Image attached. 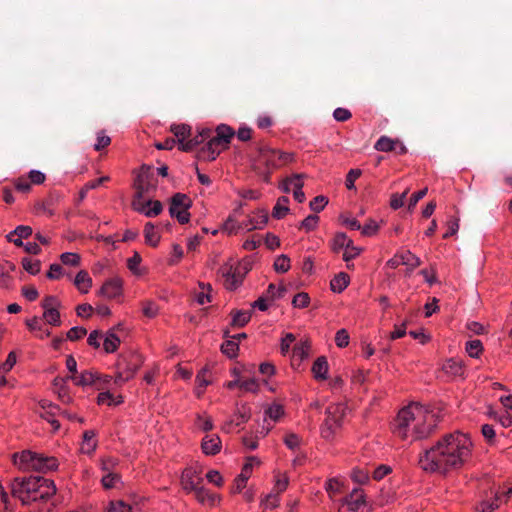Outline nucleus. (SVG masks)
I'll use <instances>...</instances> for the list:
<instances>
[{
  "label": "nucleus",
  "instance_id": "nucleus-1",
  "mask_svg": "<svg viewBox=\"0 0 512 512\" xmlns=\"http://www.w3.org/2000/svg\"><path fill=\"white\" fill-rule=\"evenodd\" d=\"M473 448L468 434L446 433L419 453L418 466L425 473L445 477L460 471L471 461Z\"/></svg>",
  "mask_w": 512,
  "mask_h": 512
},
{
  "label": "nucleus",
  "instance_id": "nucleus-2",
  "mask_svg": "<svg viewBox=\"0 0 512 512\" xmlns=\"http://www.w3.org/2000/svg\"><path fill=\"white\" fill-rule=\"evenodd\" d=\"M438 424L437 415L428 407L411 402L399 410L393 423V434L403 441H417L431 436Z\"/></svg>",
  "mask_w": 512,
  "mask_h": 512
},
{
  "label": "nucleus",
  "instance_id": "nucleus-3",
  "mask_svg": "<svg viewBox=\"0 0 512 512\" xmlns=\"http://www.w3.org/2000/svg\"><path fill=\"white\" fill-rule=\"evenodd\" d=\"M56 494L53 480L41 476L17 477L11 482V495L30 505L36 501H46Z\"/></svg>",
  "mask_w": 512,
  "mask_h": 512
},
{
  "label": "nucleus",
  "instance_id": "nucleus-4",
  "mask_svg": "<svg viewBox=\"0 0 512 512\" xmlns=\"http://www.w3.org/2000/svg\"><path fill=\"white\" fill-rule=\"evenodd\" d=\"M13 463L22 471H37L47 473L57 470L58 459L30 450H23L12 455Z\"/></svg>",
  "mask_w": 512,
  "mask_h": 512
},
{
  "label": "nucleus",
  "instance_id": "nucleus-5",
  "mask_svg": "<svg viewBox=\"0 0 512 512\" xmlns=\"http://www.w3.org/2000/svg\"><path fill=\"white\" fill-rule=\"evenodd\" d=\"M216 135L210 137L205 141L204 145L197 151L196 157L200 161H213L217 156L228 148L231 139L235 135V131L226 124L217 126Z\"/></svg>",
  "mask_w": 512,
  "mask_h": 512
},
{
  "label": "nucleus",
  "instance_id": "nucleus-6",
  "mask_svg": "<svg viewBox=\"0 0 512 512\" xmlns=\"http://www.w3.org/2000/svg\"><path fill=\"white\" fill-rule=\"evenodd\" d=\"M144 363L143 356L136 351L123 352L118 356L115 364V384H123L134 378Z\"/></svg>",
  "mask_w": 512,
  "mask_h": 512
},
{
  "label": "nucleus",
  "instance_id": "nucleus-7",
  "mask_svg": "<svg viewBox=\"0 0 512 512\" xmlns=\"http://www.w3.org/2000/svg\"><path fill=\"white\" fill-rule=\"evenodd\" d=\"M325 415L321 435L325 439H332L336 430L341 427L345 416V406L340 403H332L326 408Z\"/></svg>",
  "mask_w": 512,
  "mask_h": 512
},
{
  "label": "nucleus",
  "instance_id": "nucleus-8",
  "mask_svg": "<svg viewBox=\"0 0 512 512\" xmlns=\"http://www.w3.org/2000/svg\"><path fill=\"white\" fill-rule=\"evenodd\" d=\"M191 207V198L187 194L178 192L170 199L169 214L171 217H175L180 224H187L191 217L189 212Z\"/></svg>",
  "mask_w": 512,
  "mask_h": 512
},
{
  "label": "nucleus",
  "instance_id": "nucleus-9",
  "mask_svg": "<svg viewBox=\"0 0 512 512\" xmlns=\"http://www.w3.org/2000/svg\"><path fill=\"white\" fill-rule=\"evenodd\" d=\"M134 200L139 202L146 195L154 192L157 187V180L151 173V168L142 166L140 174L134 180Z\"/></svg>",
  "mask_w": 512,
  "mask_h": 512
},
{
  "label": "nucleus",
  "instance_id": "nucleus-10",
  "mask_svg": "<svg viewBox=\"0 0 512 512\" xmlns=\"http://www.w3.org/2000/svg\"><path fill=\"white\" fill-rule=\"evenodd\" d=\"M366 507L367 501L364 491L360 488H355L342 499L338 512H365Z\"/></svg>",
  "mask_w": 512,
  "mask_h": 512
},
{
  "label": "nucleus",
  "instance_id": "nucleus-11",
  "mask_svg": "<svg viewBox=\"0 0 512 512\" xmlns=\"http://www.w3.org/2000/svg\"><path fill=\"white\" fill-rule=\"evenodd\" d=\"M41 306L43 308V319L50 325L60 326L61 325V317L59 308L61 303L56 296H46L43 298L41 302Z\"/></svg>",
  "mask_w": 512,
  "mask_h": 512
},
{
  "label": "nucleus",
  "instance_id": "nucleus-12",
  "mask_svg": "<svg viewBox=\"0 0 512 512\" xmlns=\"http://www.w3.org/2000/svg\"><path fill=\"white\" fill-rule=\"evenodd\" d=\"M218 274L224 279V287L230 291L236 290L243 283L245 276V273H241L238 267L227 263L219 268Z\"/></svg>",
  "mask_w": 512,
  "mask_h": 512
},
{
  "label": "nucleus",
  "instance_id": "nucleus-13",
  "mask_svg": "<svg viewBox=\"0 0 512 512\" xmlns=\"http://www.w3.org/2000/svg\"><path fill=\"white\" fill-rule=\"evenodd\" d=\"M251 416V408L247 403L237 404L232 417L224 422L222 430L226 433H230L235 427L247 423Z\"/></svg>",
  "mask_w": 512,
  "mask_h": 512
},
{
  "label": "nucleus",
  "instance_id": "nucleus-14",
  "mask_svg": "<svg viewBox=\"0 0 512 512\" xmlns=\"http://www.w3.org/2000/svg\"><path fill=\"white\" fill-rule=\"evenodd\" d=\"M202 471L197 466L186 467L181 474L180 484L183 490L187 493H191L192 490L196 489L203 483Z\"/></svg>",
  "mask_w": 512,
  "mask_h": 512
},
{
  "label": "nucleus",
  "instance_id": "nucleus-15",
  "mask_svg": "<svg viewBox=\"0 0 512 512\" xmlns=\"http://www.w3.org/2000/svg\"><path fill=\"white\" fill-rule=\"evenodd\" d=\"M442 372L449 380L465 379L466 366L463 360L457 358H449L442 365Z\"/></svg>",
  "mask_w": 512,
  "mask_h": 512
},
{
  "label": "nucleus",
  "instance_id": "nucleus-16",
  "mask_svg": "<svg viewBox=\"0 0 512 512\" xmlns=\"http://www.w3.org/2000/svg\"><path fill=\"white\" fill-rule=\"evenodd\" d=\"M39 406L42 409V411L39 412L40 417L49 422L53 431L57 432L60 429V423L56 419V416L60 415V407L48 400H41Z\"/></svg>",
  "mask_w": 512,
  "mask_h": 512
},
{
  "label": "nucleus",
  "instance_id": "nucleus-17",
  "mask_svg": "<svg viewBox=\"0 0 512 512\" xmlns=\"http://www.w3.org/2000/svg\"><path fill=\"white\" fill-rule=\"evenodd\" d=\"M276 153H279V150L272 149L267 146L259 147L258 156L254 163V169H260V165H264L268 170L278 168V158L274 155Z\"/></svg>",
  "mask_w": 512,
  "mask_h": 512
},
{
  "label": "nucleus",
  "instance_id": "nucleus-18",
  "mask_svg": "<svg viewBox=\"0 0 512 512\" xmlns=\"http://www.w3.org/2000/svg\"><path fill=\"white\" fill-rule=\"evenodd\" d=\"M123 294V281L119 277L106 280L101 286L98 295L106 299H115Z\"/></svg>",
  "mask_w": 512,
  "mask_h": 512
},
{
  "label": "nucleus",
  "instance_id": "nucleus-19",
  "mask_svg": "<svg viewBox=\"0 0 512 512\" xmlns=\"http://www.w3.org/2000/svg\"><path fill=\"white\" fill-rule=\"evenodd\" d=\"M268 212L265 209H257L248 215L246 221H243L244 228L247 231L263 229L268 222Z\"/></svg>",
  "mask_w": 512,
  "mask_h": 512
},
{
  "label": "nucleus",
  "instance_id": "nucleus-20",
  "mask_svg": "<svg viewBox=\"0 0 512 512\" xmlns=\"http://www.w3.org/2000/svg\"><path fill=\"white\" fill-rule=\"evenodd\" d=\"M59 200L57 195L49 194L45 199L34 204V213L36 215H46L52 217L55 214V206Z\"/></svg>",
  "mask_w": 512,
  "mask_h": 512
},
{
  "label": "nucleus",
  "instance_id": "nucleus-21",
  "mask_svg": "<svg viewBox=\"0 0 512 512\" xmlns=\"http://www.w3.org/2000/svg\"><path fill=\"white\" fill-rule=\"evenodd\" d=\"M192 492H194L196 500L202 505L214 507L221 501L220 495L210 492L202 484L197 486V488L192 490Z\"/></svg>",
  "mask_w": 512,
  "mask_h": 512
},
{
  "label": "nucleus",
  "instance_id": "nucleus-22",
  "mask_svg": "<svg viewBox=\"0 0 512 512\" xmlns=\"http://www.w3.org/2000/svg\"><path fill=\"white\" fill-rule=\"evenodd\" d=\"M98 372L94 370H84L80 374L69 375L67 379H71L76 386L85 387L95 385L97 383Z\"/></svg>",
  "mask_w": 512,
  "mask_h": 512
},
{
  "label": "nucleus",
  "instance_id": "nucleus-23",
  "mask_svg": "<svg viewBox=\"0 0 512 512\" xmlns=\"http://www.w3.org/2000/svg\"><path fill=\"white\" fill-rule=\"evenodd\" d=\"M15 269V264L10 261L0 262V288L9 289L12 287L13 276L11 274Z\"/></svg>",
  "mask_w": 512,
  "mask_h": 512
},
{
  "label": "nucleus",
  "instance_id": "nucleus-24",
  "mask_svg": "<svg viewBox=\"0 0 512 512\" xmlns=\"http://www.w3.org/2000/svg\"><path fill=\"white\" fill-rule=\"evenodd\" d=\"M222 442L218 435H206L202 439L201 448L205 455H216L221 451Z\"/></svg>",
  "mask_w": 512,
  "mask_h": 512
},
{
  "label": "nucleus",
  "instance_id": "nucleus-25",
  "mask_svg": "<svg viewBox=\"0 0 512 512\" xmlns=\"http://www.w3.org/2000/svg\"><path fill=\"white\" fill-rule=\"evenodd\" d=\"M211 134V129L204 128L201 131H199L197 135H195L191 139H188V141L184 144V147H179V149L184 152H191L198 146L204 144Z\"/></svg>",
  "mask_w": 512,
  "mask_h": 512
},
{
  "label": "nucleus",
  "instance_id": "nucleus-26",
  "mask_svg": "<svg viewBox=\"0 0 512 512\" xmlns=\"http://www.w3.org/2000/svg\"><path fill=\"white\" fill-rule=\"evenodd\" d=\"M402 265L406 266L405 276L409 277L411 273L421 265V260L410 250L399 251Z\"/></svg>",
  "mask_w": 512,
  "mask_h": 512
},
{
  "label": "nucleus",
  "instance_id": "nucleus-27",
  "mask_svg": "<svg viewBox=\"0 0 512 512\" xmlns=\"http://www.w3.org/2000/svg\"><path fill=\"white\" fill-rule=\"evenodd\" d=\"M230 316V326L233 328H242L250 322L252 317V311L233 309L230 312Z\"/></svg>",
  "mask_w": 512,
  "mask_h": 512
},
{
  "label": "nucleus",
  "instance_id": "nucleus-28",
  "mask_svg": "<svg viewBox=\"0 0 512 512\" xmlns=\"http://www.w3.org/2000/svg\"><path fill=\"white\" fill-rule=\"evenodd\" d=\"M146 204L151 205V208L146 210L144 206L139 202H136L135 200L132 201L133 209L135 211L144 213V215L147 217L158 216L163 210L162 203L159 200H148Z\"/></svg>",
  "mask_w": 512,
  "mask_h": 512
},
{
  "label": "nucleus",
  "instance_id": "nucleus-29",
  "mask_svg": "<svg viewBox=\"0 0 512 512\" xmlns=\"http://www.w3.org/2000/svg\"><path fill=\"white\" fill-rule=\"evenodd\" d=\"M329 365L325 356L318 357L311 368L313 376L316 380H326L328 378Z\"/></svg>",
  "mask_w": 512,
  "mask_h": 512
},
{
  "label": "nucleus",
  "instance_id": "nucleus-30",
  "mask_svg": "<svg viewBox=\"0 0 512 512\" xmlns=\"http://www.w3.org/2000/svg\"><path fill=\"white\" fill-rule=\"evenodd\" d=\"M311 350V345L309 341H300L299 343L295 344L292 350V365H294V362H298V365L300 363L307 359L309 357V353Z\"/></svg>",
  "mask_w": 512,
  "mask_h": 512
},
{
  "label": "nucleus",
  "instance_id": "nucleus-31",
  "mask_svg": "<svg viewBox=\"0 0 512 512\" xmlns=\"http://www.w3.org/2000/svg\"><path fill=\"white\" fill-rule=\"evenodd\" d=\"M120 344H121V340L116 335L115 328L109 329L106 332L104 340H103V350L108 354L114 353L118 350Z\"/></svg>",
  "mask_w": 512,
  "mask_h": 512
},
{
  "label": "nucleus",
  "instance_id": "nucleus-32",
  "mask_svg": "<svg viewBox=\"0 0 512 512\" xmlns=\"http://www.w3.org/2000/svg\"><path fill=\"white\" fill-rule=\"evenodd\" d=\"M344 480L338 477L329 478L325 483V490L331 499H335L344 492Z\"/></svg>",
  "mask_w": 512,
  "mask_h": 512
},
{
  "label": "nucleus",
  "instance_id": "nucleus-33",
  "mask_svg": "<svg viewBox=\"0 0 512 512\" xmlns=\"http://www.w3.org/2000/svg\"><path fill=\"white\" fill-rule=\"evenodd\" d=\"M170 131L176 137L179 147H184V144L188 141L187 138L191 135V127L187 124L172 125Z\"/></svg>",
  "mask_w": 512,
  "mask_h": 512
},
{
  "label": "nucleus",
  "instance_id": "nucleus-34",
  "mask_svg": "<svg viewBox=\"0 0 512 512\" xmlns=\"http://www.w3.org/2000/svg\"><path fill=\"white\" fill-rule=\"evenodd\" d=\"M350 283V276L345 272L336 274L330 281V289L334 293H342Z\"/></svg>",
  "mask_w": 512,
  "mask_h": 512
},
{
  "label": "nucleus",
  "instance_id": "nucleus-35",
  "mask_svg": "<svg viewBox=\"0 0 512 512\" xmlns=\"http://www.w3.org/2000/svg\"><path fill=\"white\" fill-rule=\"evenodd\" d=\"M209 370L207 367L202 368L195 377V395L197 398H201L205 392L206 387L211 383L207 375Z\"/></svg>",
  "mask_w": 512,
  "mask_h": 512
},
{
  "label": "nucleus",
  "instance_id": "nucleus-36",
  "mask_svg": "<svg viewBox=\"0 0 512 512\" xmlns=\"http://www.w3.org/2000/svg\"><path fill=\"white\" fill-rule=\"evenodd\" d=\"M98 442L96 440L95 430H86L83 433V440L81 444V451L83 453H93L97 448Z\"/></svg>",
  "mask_w": 512,
  "mask_h": 512
},
{
  "label": "nucleus",
  "instance_id": "nucleus-37",
  "mask_svg": "<svg viewBox=\"0 0 512 512\" xmlns=\"http://www.w3.org/2000/svg\"><path fill=\"white\" fill-rule=\"evenodd\" d=\"M74 284L80 293L86 294L92 286V279L87 271L80 270L75 276Z\"/></svg>",
  "mask_w": 512,
  "mask_h": 512
},
{
  "label": "nucleus",
  "instance_id": "nucleus-38",
  "mask_svg": "<svg viewBox=\"0 0 512 512\" xmlns=\"http://www.w3.org/2000/svg\"><path fill=\"white\" fill-rule=\"evenodd\" d=\"M351 239L344 232H337L333 236L330 248L333 253H339L341 250L345 249L346 246L350 245Z\"/></svg>",
  "mask_w": 512,
  "mask_h": 512
},
{
  "label": "nucleus",
  "instance_id": "nucleus-39",
  "mask_svg": "<svg viewBox=\"0 0 512 512\" xmlns=\"http://www.w3.org/2000/svg\"><path fill=\"white\" fill-rule=\"evenodd\" d=\"M289 198L287 196H281L277 199L276 204L272 209V217L275 219L284 218L290 211L289 207Z\"/></svg>",
  "mask_w": 512,
  "mask_h": 512
},
{
  "label": "nucleus",
  "instance_id": "nucleus-40",
  "mask_svg": "<svg viewBox=\"0 0 512 512\" xmlns=\"http://www.w3.org/2000/svg\"><path fill=\"white\" fill-rule=\"evenodd\" d=\"M222 231L228 235H236L240 230H245L244 223L239 222L237 217L229 215L222 225Z\"/></svg>",
  "mask_w": 512,
  "mask_h": 512
},
{
  "label": "nucleus",
  "instance_id": "nucleus-41",
  "mask_svg": "<svg viewBox=\"0 0 512 512\" xmlns=\"http://www.w3.org/2000/svg\"><path fill=\"white\" fill-rule=\"evenodd\" d=\"M220 350L229 359H235L239 354V343L232 338H226L221 344Z\"/></svg>",
  "mask_w": 512,
  "mask_h": 512
},
{
  "label": "nucleus",
  "instance_id": "nucleus-42",
  "mask_svg": "<svg viewBox=\"0 0 512 512\" xmlns=\"http://www.w3.org/2000/svg\"><path fill=\"white\" fill-rule=\"evenodd\" d=\"M145 243L157 247L160 242V234L156 231L154 225L151 222L145 224L144 227Z\"/></svg>",
  "mask_w": 512,
  "mask_h": 512
},
{
  "label": "nucleus",
  "instance_id": "nucleus-43",
  "mask_svg": "<svg viewBox=\"0 0 512 512\" xmlns=\"http://www.w3.org/2000/svg\"><path fill=\"white\" fill-rule=\"evenodd\" d=\"M398 140L387 136H381L375 143L374 148L381 152H391L397 148Z\"/></svg>",
  "mask_w": 512,
  "mask_h": 512
},
{
  "label": "nucleus",
  "instance_id": "nucleus-44",
  "mask_svg": "<svg viewBox=\"0 0 512 512\" xmlns=\"http://www.w3.org/2000/svg\"><path fill=\"white\" fill-rule=\"evenodd\" d=\"M465 351L470 357L479 358L484 351V347L479 339L470 340L466 342Z\"/></svg>",
  "mask_w": 512,
  "mask_h": 512
},
{
  "label": "nucleus",
  "instance_id": "nucleus-45",
  "mask_svg": "<svg viewBox=\"0 0 512 512\" xmlns=\"http://www.w3.org/2000/svg\"><path fill=\"white\" fill-rule=\"evenodd\" d=\"M123 403V398L122 396H118L117 397V400H115L114 396L112 393H110L109 391H106V392H100L97 396V404L98 405H107V406H111V405H119Z\"/></svg>",
  "mask_w": 512,
  "mask_h": 512
},
{
  "label": "nucleus",
  "instance_id": "nucleus-46",
  "mask_svg": "<svg viewBox=\"0 0 512 512\" xmlns=\"http://www.w3.org/2000/svg\"><path fill=\"white\" fill-rule=\"evenodd\" d=\"M488 416L493 418L499 424H501L504 428H508L512 425V416L508 411H503L498 413L496 411L490 410L488 412Z\"/></svg>",
  "mask_w": 512,
  "mask_h": 512
},
{
  "label": "nucleus",
  "instance_id": "nucleus-47",
  "mask_svg": "<svg viewBox=\"0 0 512 512\" xmlns=\"http://www.w3.org/2000/svg\"><path fill=\"white\" fill-rule=\"evenodd\" d=\"M273 267H274V270L277 273H286V272H288L290 270V268H291L290 258L287 255H285V254L279 255L275 259Z\"/></svg>",
  "mask_w": 512,
  "mask_h": 512
},
{
  "label": "nucleus",
  "instance_id": "nucleus-48",
  "mask_svg": "<svg viewBox=\"0 0 512 512\" xmlns=\"http://www.w3.org/2000/svg\"><path fill=\"white\" fill-rule=\"evenodd\" d=\"M195 425L204 432L211 431L214 427L212 418L207 414H197Z\"/></svg>",
  "mask_w": 512,
  "mask_h": 512
},
{
  "label": "nucleus",
  "instance_id": "nucleus-49",
  "mask_svg": "<svg viewBox=\"0 0 512 512\" xmlns=\"http://www.w3.org/2000/svg\"><path fill=\"white\" fill-rule=\"evenodd\" d=\"M22 267L23 269L31 275H36L40 272L41 262L40 260H33L31 258L25 257L22 259Z\"/></svg>",
  "mask_w": 512,
  "mask_h": 512
},
{
  "label": "nucleus",
  "instance_id": "nucleus-50",
  "mask_svg": "<svg viewBox=\"0 0 512 512\" xmlns=\"http://www.w3.org/2000/svg\"><path fill=\"white\" fill-rule=\"evenodd\" d=\"M199 287L201 288V292L196 295V301L198 304L203 305L205 303L211 302L210 292L212 291V287L210 284L199 283Z\"/></svg>",
  "mask_w": 512,
  "mask_h": 512
},
{
  "label": "nucleus",
  "instance_id": "nucleus-51",
  "mask_svg": "<svg viewBox=\"0 0 512 512\" xmlns=\"http://www.w3.org/2000/svg\"><path fill=\"white\" fill-rule=\"evenodd\" d=\"M447 228L446 232L443 234V239H447L450 236L455 235L459 230V218L457 216H450L445 223Z\"/></svg>",
  "mask_w": 512,
  "mask_h": 512
},
{
  "label": "nucleus",
  "instance_id": "nucleus-52",
  "mask_svg": "<svg viewBox=\"0 0 512 512\" xmlns=\"http://www.w3.org/2000/svg\"><path fill=\"white\" fill-rule=\"evenodd\" d=\"M363 249L361 247L354 246L353 240L351 239L350 245L346 246L343 253V260L349 263L351 260L355 259L362 253Z\"/></svg>",
  "mask_w": 512,
  "mask_h": 512
},
{
  "label": "nucleus",
  "instance_id": "nucleus-53",
  "mask_svg": "<svg viewBox=\"0 0 512 512\" xmlns=\"http://www.w3.org/2000/svg\"><path fill=\"white\" fill-rule=\"evenodd\" d=\"M259 465L260 461L255 456H250L247 458L246 463L243 465L241 473L239 474L240 477L248 480L252 475V469L254 465Z\"/></svg>",
  "mask_w": 512,
  "mask_h": 512
},
{
  "label": "nucleus",
  "instance_id": "nucleus-54",
  "mask_svg": "<svg viewBox=\"0 0 512 512\" xmlns=\"http://www.w3.org/2000/svg\"><path fill=\"white\" fill-rule=\"evenodd\" d=\"M284 407L281 404H272L265 410V415L273 421H278L284 416Z\"/></svg>",
  "mask_w": 512,
  "mask_h": 512
},
{
  "label": "nucleus",
  "instance_id": "nucleus-55",
  "mask_svg": "<svg viewBox=\"0 0 512 512\" xmlns=\"http://www.w3.org/2000/svg\"><path fill=\"white\" fill-rule=\"evenodd\" d=\"M319 223V217L317 215H308L300 223L299 229H304L306 232L314 231Z\"/></svg>",
  "mask_w": 512,
  "mask_h": 512
},
{
  "label": "nucleus",
  "instance_id": "nucleus-56",
  "mask_svg": "<svg viewBox=\"0 0 512 512\" xmlns=\"http://www.w3.org/2000/svg\"><path fill=\"white\" fill-rule=\"evenodd\" d=\"M60 260L64 265L68 266H79L80 265V255L74 252H65L60 255Z\"/></svg>",
  "mask_w": 512,
  "mask_h": 512
},
{
  "label": "nucleus",
  "instance_id": "nucleus-57",
  "mask_svg": "<svg viewBox=\"0 0 512 512\" xmlns=\"http://www.w3.org/2000/svg\"><path fill=\"white\" fill-rule=\"evenodd\" d=\"M350 343V336L347 329H339L335 334V344L338 348H346Z\"/></svg>",
  "mask_w": 512,
  "mask_h": 512
},
{
  "label": "nucleus",
  "instance_id": "nucleus-58",
  "mask_svg": "<svg viewBox=\"0 0 512 512\" xmlns=\"http://www.w3.org/2000/svg\"><path fill=\"white\" fill-rule=\"evenodd\" d=\"M310 304V297L306 292L297 293L292 299V305L295 308H306Z\"/></svg>",
  "mask_w": 512,
  "mask_h": 512
},
{
  "label": "nucleus",
  "instance_id": "nucleus-59",
  "mask_svg": "<svg viewBox=\"0 0 512 512\" xmlns=\"http://www.w3.org/2000/svg\"><path fill=\"white\" fill-rule=\"evenodd\" d=\"M286 292L285 286L281 285L278 288L274 284H269L265 296L270 300L274 301L275 299L281 298L283 294Z\"/></svg>",
  "mask_w": 512,
  "mask_h": 512
},
{
  "label": "nucleus",
  "instance_id": "nucleus-60",
  "mask_svg": "<svg viewBox=\"0 0 512 512\" xmlns=\"http://www.w3.org/2000/svg\"><path fill=\"white\" fill-rule=\"evenodd\" d=\"M142 312L147 318H155L159 313L157 304L153 301L142 302Z\"/></svg>",
  "mask_w": 512,
  "mask_h": 512
},
{
  "label": "nucleus",
  "instance_id": "nucleus-61",
  "mask_svg": "<svg viewBox=\"0 0 512 512\" xmlns=\"http://www.w3.org/2000/svg\"><path fill=\"white\" fill-rule=\"evenodd\" d=\"M327 204L328 198L323 195H318L310 201L309 207L312 211L319 213L325 208Z\"/></svg>",
  "mask_w": 512,
  "mask_h": 512
},
{
  "label": "nucleus",
  "instance_id": "nucleus-62",
  "mask_svg": "<svg viewBox=\"0 0 512 512\" xmlns=\"http://www.w3.org/2000/svg\"><path fill=\"white\" fill-rule=\"evenodd\" d=\"M280 499L278 493H269L261 500L264 509H275L279 506Z\"/></svg>",
  "mask_w": 512,
  "mask_h": 512
},
{
  "label": "nucleus",
  "instance_id": "nucleus-63",
  "mask_svg": "<svg viewBox=\"0 0 512 512\" xmlns=\"http://www.w3.org/2000/svg\"><path fill=\"white\" fill-rule=\"evenodd\" d=\"M87 334V329L82 326H74L70 328L66 337L70 341H77L82 339Z\"/></svg>",
  "mask_w": 512,
  "mask_h": 512
},
{
  "label": "nucleus",
  "instance_id": "nucleus-64",
  "mask_svg": "<svg viewBox=\"0 0 512 512\" xmlns=\"http://www.w3.org/2000/svg\"><path fill=\"white\" fill-rule=\"evenodd\" d=\"M351 477L355 482L365 484L369 481V472L366 469L354 468Z\"/></svg>",
  "mask_w": 512,
  "mask_h": 512
}]
</instances>
